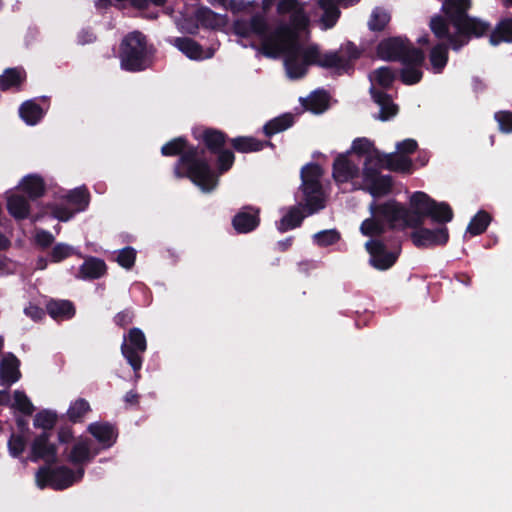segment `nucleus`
<instances>
[{"mask_svg": "<svg viewBox=\"0 0 512 512\" xmlns=\"http://www.w3.org/2000/svg\"><path fill=\"white\" fill-rule=\"evenodd\" d=\"M262 11L268 13L276 7L279 16H288L289 24L271 32L264 15H255L249 22L237 20L234 23L236 34L254 37L261 51L268 57L284 56V64L289 78L304 76L310 65L316 64L337 74L351 69L359 58L360 51L353 43L343 44L337 51L321 53L318 46L306 44L309 38V5L302 0H262Z\"/></svg>", "mask_w": 512, "mask_h": 512, "instance_id": "1", "label": "nucleus"}, {"mask_svg": "<svg viewBox=\"0 0 512 512\" xmlns=\"http://www.w3.org/2000/svg\"><path fill=\"white\" fill-rule=\"evenodd\" d=\"M395 155L384 154L368 138L353 140L350 149L334 159L332 176L343 191L363 190L372 197H382L392 191V178L381 169H405L409 162Z\"/></svg>", "mask_w": 512, "mask_h": 512, "instance_id": "2", "label": "nucleus"}, {"mask_svg": "<svg viewBox=\"0 0 512 512\" xmlns=\"http://www.w3.org/2000/svg\"><path fill=\"white\" fill-rule=\"evenodd\" d=\"M410 210L395 201L385 204H370L371 218L363 221L360 231L364 236L380 235L385 229V223L392 227H416L421 225L426 217L434 221L446 223L452 220L453 212L447 203H437L426 193L417 191L409 200Z\"/></svg>", "mask_w": 512, "mask_h": 512, "instance_id": "3", "label": "nucleus"}, {"mask_svg": "<svg viewBox=\"0 0 512 512\" xmlns=\"http://www.w3.org/2000/svg\"><path fill=\"white\" fill-rule=\"evenodd\" d=\"M471 6V0H445L442 10L449 21L441 16H434L430 20V29L434 36L446 43L454 50L466 45L470 36L479 37L489 31V25L476 18H469L466 12Z\"/></svg>", "mask_w": 512, "mask_h": 512, "instance_id": "4", "label": "nucleus"}, {"mask_svg": "<svg viewBox=\"0 0 512 512\" xmlns=\"http://www.w3.org/2000/svg\"><path fill=\"white\" fill-rule=\"evenodd\" d=\"M174 172L177 177L189 178L204 193L213 191L218 184L219 174L211 169L204 152L196 148L181 155Z\"/></svg>", "mask_w": 512, "mask_h": 512, "instance_id": "5", "label": "nucleus"}, {"mask_svg": "<svg viewBox=\"0 0 512 512\" xmlns=\"http://www.w3.org/2000/svg\"><path fill=\"white\" fill-rule=\"evenodd\" d=\"M120 60L121 67L127 71H140L150 65L151 50L141 33L133 32L123 40Z\"/></svg>", "mask_w": 512, "mask_h": 512, "instance_id": "6", "label": "nucleus"}, {"mask_svg": "<svg viewBox=\"0 0 512 512\" xmlns=\"http://www.w3.org/2000/svg\"><path fill=\"white\" fill-rule=\"evenodd\" d=\"M395 79V72L389 67H380L369 75L371 82L370 93L374 102L379 106L380 112L376 116L381 121H387L394 117L398 112V107L392 102L390 97L376 90V86L388 88Z\"/></svg>", "mask_w": 512, "mask_h": 512, "instance_id": "7", "label": "nucleus"}, {"mask_svg": "<svg viewBox=\"0 0 512 512\" xmlns=\"http://www.w3.org/2000/svg\"><path fill=\"white\" fill-rule=\"evenodd\" d=\"M322 175L323 170L317 164H308L301 171L302 191L308 214L324 207L325 195L320 182Z\"/></svg>", "mask_w": 512, "mask_h": 512, "instance_id": "8", "label": "nucleus"}, {"mask_svg": "<svg viewBox=\"0 0 512 512\" xmlns=\"http://www.w3.org/2000/svg\"><path fill=\"white\" fill-rule=\"evenodd\" d=\"M89 204V193L84 187L76 188L49 206L51 214L59 221L66 222L76 213L84 211Z\"/></svg>", "mask_w": 512, "mask_h": 512, "instance_id": "9", "label": "nucleus"}, {"mask_svg": "<svg viewBox=\"0 0 512 512\" xmlns=\"http://www.w3.org/2000/svg\"><path fill=\"white\" fill-rule=\"evenodd\" d=\"M83 476V467H79L75 471L64 466L53 470L42 468L36 474V483L39 488L51 487L55 490H62L80 481Z\"/></svg>", "mask_w": 512, "mask_h": 512, "instance_id": "10", "label": "nucleus"}, {"mask_svg": "<svg viewBox=\"0 0 512 512\" xmlns=\"http://www.w3.org/2000/svg\"><path fill=\"white\" fill-rule=\"evenodd\" d=\"M378 55L384 60H401L420 63L424 61V55L418 49L410 47L401 38L386 39L380 42L377 49Z\"/></svg>", "mask_w": 512, "mask_h": 512, "instance_id": "11", "label": "nucleus"}, {"mask_svg": "<svg viewBox=\"0 0 512 512\" xmlns=\"http://www.w3.org/2000/svg\"><path fill=\"white\" fill-rule=\"evenodd\" d=\"M190 15L187 13L177 20V26L182 32L193 34L197 31L199 25L208 28H219L227 23L226 16L214 13L208 8H198L195 11V20L189 19Z\"/></svg>", "mask_w": 512, "mask_h": 512, "instance_id": "12", "label": "nucleus"}, {"mask_svg": "<svg viewBox=\"0 0 512 512\" xmlns=\"http://www.w3.org/2000/svg\"><path fill=\"white\" fill-rule=\"evenodd\" d=\"M146 348V337L141 329L132 328L129 330L128 334L124 336L121 352L135 372L139 371L142 367L140 354L144 353Z\"/></svg>", "mask_w": 512, "mask_h": 512, "instance_id": "13", "label": "nucleus"}, {"mask_svg": "<svg viewBox=\"0 0 512 512\" xmlns=\"http://www.w3.org/2000/svg\"><path fill=\"white\" fill-rule=\"evenodd\" d=\"M378 235H375L377 237ZM372 239L365 243V248L369 253V263L378 270L389 269L397 260L399 255V248L394 250H387L386 246L374 236Z\"/></svg>", "mask_w": 512, "mask_h": 512, "instance_id": "14", "label": "nucleus"}, {"mask_svg": "<svg viewBox=\"0 0 512 512\" xmlns=\"http://www.w3.org/2000/svg\"><path fill=\"white\" fill-rule=\"evenodd\" d=\"M99 452L100 449L89 438L78 437L66 457L69 462L75 465H82L91 461Z\"/></svg>", "mask_w": 512, "mask_h": 512, "instance_id": "15", "label": "nucleus"}, {"mask_svg": "<svg viewBox=\"0 0 512 512\" xmlns=\"http://www.w3.org/2000/svg\"><path fill=\"white\" fill-rule=\"evenodd\" d=\"M411 238L417 247H431L445 244L448 241L449 234L445 226L434 230L420 228L411 234Z\"/></svg>", "mask_w": 512, "mask_h": 512, "instance_id": "16", "label": "nucleus"}, {"mask_svg": "<svg viewBox=\"0 0 512 512\" xmlns=\"http://www.w3.org/2000/svg\"><path fill=\"white\" fill-rule=\"evenodd\" d=\"M359 0H318V5L322 9L323 14L319 19V24L322 29L326 30L335 25L337 22L340 11L339 5L344 7L351 6Z\"/></svg>", "mask_w": 512, "mask_h": 512, "instance_id": "17", "label": "nucleus"}, {"mask_svg": "<svg viewBox=\"0 0 512 512\" xmlns=\"http://www.w3.org/2000/svg\"><path fill=\"white\" fill-rule=\"evenodd\" d=\"M171 43L191 60L209 59L213 57L217 49L216 46L203 49L197 42L190 38H174L171 40Z\"/></svg>", "mask_w": 512, "mask_h": 512, "instance_id": "18", "label": "nucleus"}, {"mask_svg": "<svg viewBox=\"0 0 512 512\" xmlns=\"http://www.w3.org/2000/svg\"><path fill=\"white\" fill-rule=\"evenodd\" d=\"M87 430L98 442L97 447L100 450L107 449L116 442L117 433L115 432L114 427L108 423H91L87 427Z\"/></svg>", "mask_w": 512, "mask_h": 512, "instance_id": "19", "label": "nucleus"}, {"mask_svg": "<svg viewBox=\"0 0 512 512\" xmlns=\"http://www.w3.org/2000/svg\"><path fill=\"white\" fill-rule=\"evenodd\" d=\"M20 362L13 354L5 355L0 362V380L2 385H12L17 382L21 373Z\"/></svg>", "mask_w": 512, "mask_h": 512, "instance_id": "20", "label": "nucleus"}, {"mask_svg": "<svg viewBox=\"0 0 512 512\" xmlns=\"http://www.w3.org/2000/svg\"><path fill=\"white\" fill-rule=\"evenodd\" d=\"M56 447L48 441V435L43 433L37 437L32 444L33 460L43 459L52 462L56 459Z\"/></svg>", "mask_w": 512, "mask_h": 512, "instance_id": "21", "label": "nucleus"}, {"mask_svg": "<svg viewBox=\"0 0 512 512\" xmlns=\"http://www.w3.org/2000/svg\"><path fill=\"white\" fill-rule=\"evenodd\" d=\"M7 209L16 219H24L29 214V203L27 199L19 195L16 191L6 193Z\"/></svg>", "mask_w": 512, "mask_h": 512, "instance_id": "22", "label": "nucleus"}, {"mask_svg": "<svg viewBox=\"0 0 512 512\" xmlns=\"http://www.w3.org/2000/svg\"><path fill=\"white\" fill-rule=\"evenodd\" d=\"M46 308L48 314L56 321L68 320L75 314V308L68 300H51Z\"/></svg>", "mask_w": 512, "mask_h": 512, "instance_id": "23", "label": "nucleus"}, {"mask_svg": "<svg viewBox=\"0 0 512 512\" xmlns=\"http://www.w3.org/2000/svg\"><path fill=\"white\" fill-rule=\"evenodd\" d=\"M258 212L253 209L240 211L233 218V226L239 233H247L258 226Z\"/></svg>", "mask_w": 512, "mask_h": 512, "instance_id": "24", "label": "nucleus"}, {"mask_svg": "<svg viewBox=\"0 0 512 512\" xmlns=\"http://www.w3.org/2000/svg\"><path fill=\"white\" fill-rule=\"evenodd\" d=\"M106 272L105 263L97 258L90 257L87 258L84 263L79 268V273L77 275L78 278L86 280V279H96L103 276Z\"/></svg>", "mask_w": 512, "mask_h": 512, "instance_id": "25", "label": "nucleus"}, {"mask_svg": "<svg viewBox=\"0 0 512 512\" xmlns=\"http://www.w3.org/2000/svg\"><path fill=\"white\" fill-rule=\"evenodd\" d=\"M19 114L27 125L32 126L42 119L45 111L34 100H28L20 106Z\"/></svg>", "mask_w": 512, "mask_h": 512, "instance_id": "26", "label": "nucleus"}, {"mask_svg": "<svg viewBox=\"0 0 512 512\" xmlns=\"http://www.w3.org/2000/svg\"><path fill=\"white\" fill-rule=\"evenodd\" d=\"M448 60V47L445 44H437L432 47L429 54L430 69L434 73H440L444 69Z\"/></svg>", "mask_w": 512, "mask_h": 512, "instance_id": "27", "label": "nucleus"}, {"mask_svg": "<svg viewBox=\"0 0 512 512\" xmlns=\"http://www.w3.org/2000/svg\"><path fill=\"white\" fill-rule=\"evenodd\" d=\"M417 149V142L414 139L408 138L396 144V151L391 153L395 155L396 159L404 158L408 160L409 165L405 169H391L392 171L409 172L412 166V161L409 154L415 152Z\"/></svg>", "mask_w": 512, "mask_h": 512, "instance_id": "28", "label": "nucleus"}, {"mask_svg": "<svg viewBox=\"0 0 512 512\" xmlns=\"http://www.w3.org/2000/svg\"><path fill=\"white\" fill-rule=\"evenodd\" d=\"M19 187L26 192L30 198L40 197L44 192L43 179L38 175H28L22 179Z\"/></svg>", "mask_w": 512, "mask_h": 512, "instance_id": "29", "label": "nucleus"}, {"mask_svg": "<svg viewBox=\"0 0 512 512\" xmlns=\"http://www.w3.org/2000/svg\"><path fill=\"white\" fill-rule=\"evenodd\" d=\"M303 105L314 114L323 113L328 107V96L323 91H316L304 100Z\"/></svg>", "mask_w": 512, "mask_h": 512, "instance_id": "30", "label": "nucleus"}, {"mask_svg": "<svg viewBox=\"0 0 512 512\" xmlns=\"http://www.w3.org/2000/svg\"><path fill=\"white\" fill-rule=\"evenodd\" d=\"M24 79V70L19 68L7 69L3 75L0 76V89L6 90L12 87H17Z\"/></svg>", "mask_w": 512, "mask_h": 512, "instance_id": "31", "label": "nucleus"}, {"mask_svg": "<svg viewBox=\"0 0 512 512\" xmlns=\"http://www.w3.org/2000/svg\"><path fill=\"white\" fill-rule=\"evenodd\" d=\"M502 41L512 42V19L502 20L490 36L492 45H497Z\"/></svg>", "mask_w": 512, "mask_h": 512, "instance_id": "32", "label": "nucleus"}, {"mask_svg": "<svg viewBox=\"0 0 512 512\" xmlns=\"http://www.w3.org/2000/svg\"><path fill=\"white\" fill-rule=\"evenodd\" d=\"M404 68L401 72V80L407 85H412L419 82L422 78V71L420 69L422 62L415 63L412 61L402 62Z\"/></svg>", "mask_w": 512, "mask_h": 512, "instance_id": "33", "label": "nucleus"}, {"mask_svg": "<svg viewBox=\"0 0 512 512\" xmlns=\"http://www.w3.org/2000/svg\"><path fill=\"white\" fill-rule=\"evenodd\" d=\"M490 221L491 217L488 213L479 211L470 221L466 232L472 236L479 235L486 230Z\"/></svg>", "mask_w": 512, "mask_h": 512, "instance_id": "34", "label": "nucleus"}, {"mask_svg": "<svg viewBox=\"0 0 512 512\" xmlns=\"http://www.w3.org/2000/svg\"><path fill=\"white\" fill-rule=\"evenodd\" d=\"M90 411V405L85 399L79 398L73 401L68 410L67 416L73 422L81 421L84 416Z\"/></svg>", "mask_w": 512, "mask_h": 512, "instance_id": "35", "label": "nucleus"}, {"mask_svg": "<svg viewBox=\"0 0 512 512\" xmlns=\"http://www.w3.org/2000/svg\"><path fill=\"white\" fill-rule=\"evenodd\" d=\"M293 124V117L290 114H285L269 121L264 126V133L270 136L275 133H279Z\"/></svg>", "mask_w": 512, "mask_h": 512, "instance_id": "36", "label": "nucleus"}, {"mask_svg": "<svg viewBox=\"0 0 512 512\" xmlns=\"http://www.w3.org/2000/svg\"><path fill=\"white\" fill-rule=\"evenodd\" d=\"M232 145L237 151L248 153L261 150L264 143L253 137H237L232 140Z\"/></svg>", "mask_w": 512, "mask_h": 512, "instance_id": "37", "label": "nucleus"}, {"mask_svg": "<svg viewBox=\"0 0 512 512\" xmlns=\"http://www.w3.org/2000/svg\"><path fill=\"white\" fill-rule=\"evenodd\" d=\"M304 218L300 209L297 207L291 208L286 215H284L278 225L280 231H287L299 226Z\"/></svg>", "mask_w": 512, "mask_h": 512, "instance_id": "38", "label": "nucleus"}, {"mask_svg": "<svg viewBox=\"0 0 512 512\" xmlns=\"http://www.w3.org/2000/svg\"><path fill=\"white\" fill-rule=\"evenodd\" d=\"M10 406L23 414L30 415L34 411V406L31 403L27 395L20 390H15L13 393V400L10 402Z\"/></svg>", "mask_w": 512, "mask_h": 512, "instance_id": "39", "label": "nucleus"}, {"mask_svg": "<svg viewBox=\"0 0 512 512\" xmlns=\"http://www.w3.org/2000/svg\"><path fill=\"white\" fill-rule=\"evenodd\" d=\"M203 141L206 146L214 153L218 152L224 144V135L215 130H206L203 133Z\"/></svg>", "mask_w": 512, "mask_h": 512, "instance_id": "40", "label": "nucleus"}, {"mask_svg": "<svg viewBox=\"0 0 512 512\" xmlns=\"http://www.w3.org/2000/svg\"><path fill=\"white\" fill-rule=\"evenodd\" d=\"M390 21V14L380 8H376L373 10L370 20L368 22L369 28L371 30L377 31L382 30Z\"/></svg>", "mask_w": 512, "mask_h": 512, "instance_id": "41", "label": "nucleus"}, {"mask_svg": "<svg viewBox=\"0 0 512 512\" xmlns=\"http://www.w3.org/2000/svg\"><path fill=\"white\" fill-rule=\"evenodd\" d=\"M57 421V415L50 410H43L39 412L34 418V425L44 430L53 428Z\"/></svg>", "mask_w": 512, "mask_h": 512, "instance_id": "42", "label": "nucleus"}, {"mask_svg": "<svg viewBox=\"0 0 512 512\" xmlns=\"http://www.w3.org/2000/svg\"><path fill=\"white\" fill-rule=\"evenodd\" d=\"M339 233L334 230H323L313 235L314 242L319 246H328L339 240Z\"/></svg>", "mask_w": 512, "mask_h": 512, "instance_id": "43", "label": "nucleus"}, {"mask_svg": "<svg viewBox=\"0 0 512 512\" xmlns=\"http://www.w3.org/2000/svg\"><path fill=\"white\" fill-rule=\"evenodd\" d=\"M185 146V141L182 138H177L166 143L162 147L161 152L164 156H173L184 151Z\"/></svg>", "mask_w": 512, "mask_h": 512, "instance_id": "44", "label": "nucleus"}, {"mask_svg": "<svg viewBox=\"0 0 512 512\" xmlns=\"http://www.w3.org/2000/svg\"><path fill=\"white\" fill-rule=\"evenodd\" d=\"M135 257H136L135 250L130 247H126L119 251L118 256H117V262L122 267L129 269L130 267L133 266V264L135 262Z\"/></svg>", "mask_w": 512, "mask_h": 512, "instance_id": "45", "label": "nucleus"}, {"mask_svg": "<svg viewBox=\"0 0 512 512\" xmlns=\"http://www.w3.org/2000/svg\"><path fill=\"white\" fill-rule=\"evenodd\" d=\"M252 5V2H247L244 0H228L226 6L224 7L233 13L238 14L250 13L252 11Z\"/></svg>", "mask_w": 512, "mask_h": 512, "instance_id": "46", "label": "nucleus"}, {"mask_svg": "<svg viewBox=\"0 0 512 512\" xmlns=\"http://www.w3.org/2000/svg\"><path fill=\"white\" fill-rule=\"evenodd\" d=\"M495 119L498 122L499 129L502 132H512V112L500 111L495 114Z\"/></svg>", "mask_w": 512, "mask_h": 512, "instance_id": "47", "label": "nucleus"}, {"mask_svg": "<svg viewBox=\"0 0 512 512\" xmlns=\"http://www.w3.org/2000/svg\"><path fill=\"white\" fill-rule=\"evenodd\" d=\"M73 247L66 245V244H57L51 253V258L54 262H59L70 255L74 254Z\"/></svg>", "mask_w": 512, "mask_h": 512, "instance_id": "48", "label": "nucleus"}, {"mask_svg": "<svg viewBox=\"0 0 512 512\" xmlns=\"http://www.w3.org/2000/svg\"><path fill=\"white\" fill-rule=\"evenodd\" d=\"M25 440L21 435H12L9 442V452L13 457L19 456L25 449Z\"/></svg>", "mask_w": 512, "mask_h": 512, "instance_id": "49", "label": "nucleus"}, {"mask_svg": "<svg viewBox=\"0 0 512 512\" xmlns=\"http://www.w3.org/2000/svg\"><path fill=\"white\" fill-rule=\"evenodd\" d=\"M218 171L219 174H222L223 172L230 169L234 162V155L231 151L225 150V151H218Z\"/></svg>", "mask_w": 512, "mask_h": 512, "instance_id": "50", "label": "nucleus"}, {"mask_svg": "<svg viewBox=\"0 0 512 512\" xmlns=\"http://www.w3.org/2000/svg\"><path fill=\"white\" fill-rule=\"evenodd\" d=\"M35 239L38 244L44 247L50 245L53 242V236L44 230L37 231Z\"/></svg>", "mask_w": 512, "mask_h": 512, "instance_id": "51", "label": "nucleus"}, {"mask_svg": "<svg viewBox=\"0 0 512 512\" xmlns=\"http://www.w3.org/2000/svg\"><path fill=\"white\" fill-rule=\"evenodd\" d=\"M24 313L35 321L41 319L44 315V312L41 308L32 304L24 309Z\"/></svg>", "mask_w": 512, "mask_h": 512, "instance_id": "52", "label": "nucleus"}, {"mask_svg": "<svg viewBox=\"0 0 512 512\" xmlns=\"http://www.w3.org/2000/svg\"><path fill=\"white\" fill-rule=\"evenodd\" d=\"M132 320V315L129 313V312H122V313H119L116 317H115V321L118 325H121V326H124L128 323H130Z\"/></svg>", "mask_w": 512, "mask_h": 512, "instance_id": "53", "label": "nucleus"}, {"mask_svg": "<svg viewBox=\"0 0 512 512\" xmlns=\"http://www.w3.org/2000/svg\"><path fill=\"white\" fill-rule=\"evenodd\" d=\"M72 439V432L69 429L61 430L59 432V441L62 443L69 442Z\"/></svg>", "mask_w": 512, "mask_h": 512, "instance_id": "54", "label": "nucleus"}, {"mask_svg": "<svg viewBox=\"0 0 512 512\" xmlns=\"http://www.w3.org/2000/svg\"><path fill=\"white\" fill-rule=\"evenodd\" d=\"M11 397L7 391H0V404L10 405Z\"/></svg>", "mask_w": 512, "mask_h": 512, "instance_id": "55", "label": "nucleus"}, {"mask_svg": "<svg viewBox=\"0 0 512 512\" xmlns=\"http://www.w3.org/2000/svg\"><path fill=\"white\" fill-rule=\"evenodd\" d=\"M8 244V239L4 235L0 234V250L6 248Z\"/></svg>", "mask_w": 512, "mask_h": 512, "instance_id": "56", "label": "nucleus"}, {"mask_svg": "<svg viewBox=\"0 0 512 512\" xmlns=\"http://www.w3.org/2000/svg\"><path fill=\"white\" fill-rule=\"evenodd\" d=\"M136 398H137V396L134 393H132V392L127 393L126 396H125V400L128 403L136 402Z\"/></svg>", "mask_w": 512, "mask_h": 512, "instance_id": "57", "label": "nucleus"}, {"mask_svg": "<svg viewBox=\"0 0 512 512\" xmlns=\"http://www.w3.org/2000/svg\"><path fill=\"white\" fill-rule=\"evenodd\" d=\"M228 0H209L212 5L226 6Z\"/></svg>", "mask_w": 512, "mask_h": 512, "instance_id": "58", "label": "nucleus"}, {"mask_svg": "<svg viewBox=\"0 0 512 512\" xmlns=\"http://www.w3.org/2000/svg\"><path fill=\"white\" fill-rule=\"evenodd\" d=\"M418 42H419L420 44H426V43H428V38H427V36H424V37L419 38V39H418Z\"/></svg>", "mask_w": 512, "mask_h": 512, "instance_id": "59", "label": "nucleus"}, {"mask_svg": "<svg viewBox=\"0 0 512 512\" xmlns=\"http://www.w3.org/2000/svg\"><path fill=\"white\" fill-rule=\"evenodd\" d=\"M283 249H285L286 247H288L290 244H291V240H286L285 242L283 243H279Z\"/></svg>", "mask_w": 512, "mask_h": 512, "instance_id": "60", "label": "nucleus"}, {"mask_svg": "<svg viewBox=\"0 0 512 512\" xmlns=\"http://www.w3.org/2000/svg\"><path fill=\"white\" fill-rule=\"evenodd\" d=\"M504 6L511 7L512 6V0H502Z\"/></svg>", "mask_w": 512, "mask_h": 512, "instance_id": "61", "label": "nucleus"}, {"mask_svg": "<svg viewBox=\"0 0 512 512\" xmlns=\"http://www.w3.org/2000/svg\"><path fill=\"white\" fill-rule=\"evenodd\" d=\"M420 160H421V165H425L428 159L426 156H424V157H420Z\"/></svg>", "mask_w": 512, "mask_h": 512, "instance_id": "62", "label": "nucleus"}, {"mask_svg": "<svg viewBox=\"0 0 512 512\" xmlns=\"http://www.w3.org/2000/svg\"><path fill=\"white\" fill-rule=\"evenodd\" d=\"M107 2V0H98L97 5H104Z\"/></svg>", "mask_w": 512, "mask_h": 512, "instance_id": "63", "label": "nucleus"}, {"mask_svg": "<svg viewBox=\"0 0 512 512\" xmlns=\"http://www.w3.org/2000/svg\"><path fill=\"white\" fill-rule=\"evenodd\" d=\"M92 39H93V35H92V34H89L88 39H87V40H85V41H86V42H89V41H92Z\"/></svg>", "mask_w": 512, "mask_h": 512, "instance_id": "64", "label": "nucleus"}]
</instances>
